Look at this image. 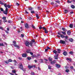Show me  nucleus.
<instances>
[{"label": "nucleus", "mask_w": 75, "mask_h": 75, "mask_svg": "<svg viewBox=\"0 0 75 75\" xmlns=\"http://www.w3.org/2000/svg\"><path fill=\"white\" fill-rule=\"evenodd\" d=\"M30 55H33V52H30Z\"/></svg>", "instance_id": "5fc2aeb1"}, {"label": "nucleus", "mask_w": 75, "mask_h": 75, "mask_svg": "<svg viewBox=\"0 0 75 75\" xmlns=\"http://www.w3.org/2000/svg\"><path fill=\"white\" fill-rule=\"evenodd\" d=\"M28 68H29V69H30V68H33V66H30V65H29L28 66Z\"/></svg>", "instance_id": "4468645a"}, {"label": "nucleus", "mask_w": 75, "mask_h": 75, "mask_svg": "<svg viewBox=\"0 0 75 75\" xmlns=\"http://www.w3.org/2000/svg\"><path fill=\"white\" fill-rule=\"evenodd\" d=\"M21 36L22 37H24V35H23V34H21Z\"/></svg>", "instance_id": "69168bd1"}, {"label": "nucleus", "mask_w": 75, "mask_h": 75, "mask_svg": "<svg viewBox=\"0 0 75 75\" xmlns=\"http://www.w3.org/2000/svg\"><path fill=\"white\" fill-rule=\"evenodd\" d=\"M32 28H34L35 29V27L34 25H32Z\"/></svg>", "instance_id": "58836bf2"}, {"label": "nucleus", "mask_w": 75, "mask_h": 75, "mask_svg": "<svg viewBox=\"0 0 75 75\" xmlns=\"http://www.w3.org/2000/svg\"><path fill=\"white\" fill-rule=\"evenodd\" d=\"M67 3H71L72 1H69V0H67Z\"/></svg>", "instance_id": "2f4dec72"}, {"label": "nucleus", "mask_w": 75, "mask_h": 75, "mask_svg": "<svg viewBox=\"0 0 75 75\" xmlns=\"http://www.w3.org/2000/svg\"><path fill=\"white\" fill-rule=\"evenodd\" d=\"M25 13H26V14H28V12H27L26 10H25Z\"/></svg>", "instance_id": "4d7b16f0"}, {"label": "nucleus", "mask_w": 75, "mask_h": 75, "mask_svg": "<svg viewBox=\"0 0 75 75\" xmlns=\"http://www.w3.org/2000/svg\"><path fill=\"white\" fill-rule=\"evenodd\" d=\"M13 62H14L16 64H17V62L16 60H14Z\"/></svg>", "instance_id": "3c124183"}, {"label": "nucleus", "mask_w": 75, "mask_h": 75, "mask_svg": "<svg viewBox=\"0 0 75 75\" xmlns=\"http://www.w3.org/2000/svg\"><path fill=\"white\" fill-rule=\"evenodd\" d=\"M36 17L38 19L39 18V15L38 14H37L36 15Z\"/></svg>", "instance_id": "a878e982"}, {"label": "nucleus", "mask_w": 75, "mask_h": 75, "mask_svg": "<svg viewBox=\"0 0 75 75\" xmlns=\"http://www.w3.org/2000/svg\"><path fill=\"white\" fill-rule=\"evenodd\" d=\"M70 68L72 69H74V67L72 66H71L70 67Z\"/></svg>", "instance_id": "603ef678"}, {"label": "nucleus", "mask_w": 75, "mask_h": 75, "mask_svg": "<svg viewBox=\"0 0 75 75\" xmlns=\"http://www.w3.org/2000/svg\"><path fill=\"white\" fill-rule=\"evenodd\" d=\"M1 11H4V10H3V9L2 8H1Z\"/></svg>", "instance_id": "c03bdc74"}, {"label": "nucleus", "mask_w": 75, "mask_h": 75, "mask_svg": "<svg viewBox=\"0 0 75 75\" xmlns=\"http://www.w3.org/2000/svg\"><path fill=\"white\" fill-rule=\"evenodd\" d=\"M57 52L58 53H61V50L60 49H57Z\"/></svg>", "instance_id": "9d476101"}, {"label": "nucleus", "mask_w": 75, "mask_h": 75, "mask_svg": "<svg viewBox=\"0 0 75 75\" xmlns=\"http://www.w3.org/2000/svg\"><path fill=\"white\" fill-rule=\"evenodd\" d=\"M19 68L23 71H24L23 70V65H22V64H21L20 66H19Z\"/></svg>", "instance_id": "423d86ee"}, {"label": "nucleus", "mask_w": 75, "mask_h": 75, "mask_svg": "<svg viewBox=\"0 0 75 75\" xmlns=\"http://www.w3.org/2000/svg\"><path fill=\"white\" fill-rule=\"evenodd\" d=\"M62 30L63 31H66V29H65V28H62Z\"/></svg>", "instance_id": "bb28decb"}, {"label": "nucleus", "mask_w": 75, "mask_h": 75, "mask_svg": "<svg viewBox=\"0 0 75 75\" xmlns=\"http://www.w3.org/2000/svg\"><path fill=\"white\" fill-rule=\"evenodd\" d=\"M64 38H65L66 39V40H67L68 39V37L67 36H65Z\"/></svg>", "instance_id": "a19ab883"}, {"label": "nucleus", "mask_w": 75, "mask_h": 75, "mask_svg": "<svg viewBox=\"0 0 75 75\" xmlns=\"http://www.w3.org/2000/svg\"><path fill=\"white\" fill-rule=\"evenodd\" d=\"M55 63V61H52L50 62L51 64H54Z\"/></svg>", "instance_id": "dca6fc26"}, {"label": "nucleus", "mask_w": 75, "mask_h": 75, "mask_svg": "<svg viewBox=\"0 0 75 75\" xmlns=\"http://www.w3.org/2000/svg\"><path fill=\"white\" fill-rule=\"evenodd\" d=\"M2 19H3V20H5L6 19V17H3L2 18Z\"/></svg>", "instance_id": "c9c22d12"}, {"label": "nucleus", "mask_w": 75, "mask_h": 75, "mask_svg": "<svg viewBox=\"0 0 75 75\" xmlns=\"http://www.w3.org/2000/svg\"><path fill=\"white\" fill-rule=\"evenodd\" d=\"M51 4H52V5H54V3L53 2H52L51 3Z\"/></svg>", "instance_id": "6e6d98bb"}, {"label": "nucleus", "mask_w": 75, "mask_h": 75, "mask_svg": "<svg viewBox=\"0 0 75 75\" xmlns=\"http://www.w3.org/2000/svg\"><path fill=\"white\" fill-rule=\"evenodd\" d=\"M30 13H32V14H34V13H35V11H34L32 10V11H31Z\"/></svg>", "instance_id": "cd10ccee"}, {"label": "nucleus", "mask_w": 75, "mask_h": 75, "mask_svg": "<svg viewBox=\"0 0 75 75\" xmlns=\"http://www.w3.org/2000/svg\"><path fill=\"white\" fill-rule=\"evenodd\" d=\"M1 46H4V45H3V43H0V47H1Z\"/></svg>", "instance_id": "f704fd0d"}, {"label": "nucleus", "mask_w": 75, "mask_h": 75, "mask_svg": "<svg viewBox=\"0 0 75 75\" xmlns=\"http://www.w3.org/2000/svg\"><path fill=\"white\" fill-rule=\"evenodd\" d=\"M32 41L33 42H35V40H33Z\"/></svg>", "instance_id": "13d9d810"}, {"label": "nucleus", "mask_w": 75, "mask_h": 75, "mask_svg": "<svg viewBox=\"0 0 75 75\" xmlns=\"http://www.w3.org/2000/svg\"><path fill=\"white\" fill-rule=\"evenodd\" d=\"M61 33H62L64 35H66V33L65 32L61 31Z\"/></svg>", "instance_id": "c756f323"}, {"label": "nucleus", "mask_w": 75, "mask_h": 75, "mask_svg": "<svg viewBox=\"0 0 75 75\" xmlns=\"http://www.w3.org/2000/svg\"><path fill=\"white\" fill-rule=\"evenodd\" d=\"M69 40L70 42H72V41H73V39L72 38L69 39Z\"/></svg>", "instance_id": "aec40b11"}, {"label": "nucleus", "mask_w": 75, "mask_h": 75, "mask_svg": "<svg viewBox=\"0 0 75 75\" xmlns=\"http://www.w3.org/2000/svg\"><path fill=\"white\" fill-rule=\"evenodd\" d=\"M56 3H59V1H56Z\"/></svg>", "instance_id": "052dcab7"}, {"label": "nucleus", "mask_w": 75, "mask_h": 75, "mask_svg": "<svg viewBox=\"0 0 75 75\" xmlns=\"http://www.w3.org/2000/svg\"><path fill=\"white\" fill-rule=\"evenodd\" d=\"M54 57L55 59H58V57L56 56H54Z\"/></svg>", "instance_id": "412c9836"}, {"label": "nucleus", "mask_w": 75, "mask_h": 75, "mask_svg": "<svg viewBox=\"0 0 75 75\" xmlns=\"http://www.w3.org/2000/svg\"><path fill=\"white\" fill-rule=\"evenodd\" d=\"M12 71L13 73H16V71L15 70H13Z\"/></svg>", "instance_id": "393cba45"}, {"label": "nucleus", "mask_w": 75, "mask_h": 75, "mask_svg": "<svg viewBox=\"0 0 75 75\" xmlns=\"http://www.w3.org/2000/svg\"><path fill=\"white\" fill-rule=\"evenodd\" d=\"M67 61H69L70 62H71V61H72V59H71L67 58Z\"/></svg>", "instance_id": "f3484780"}, {"label": "nucleus", "mask_w": 75, "mask_h": 75, "mask_svg": "<svg viewBox=\"0 0 75 75\" xmlns=\"http://www.w3.org/2000/svg\"><path fill=\"white\" fill-rule=\"evenodd\" d=\"M43 28L44 30H45V33H48V31L47 30V29L45 28V27H43Z\"/></svg>", "instance_id": "6e6552de"}, {"label": "nucleus", "mask_w": 75, "mask_h": 75, "mask_svg": "<svg viewBox=\"0 0 75 75\" xmlns=\"http://www.w3.org/2000/svg\"><path fill=\"white\" fill-rule=\"evenodd\" d=\"M56 67H57V68H60V65H59V64H56Z\"/></svg>", "instance_id": "f8f14e48"}, {"label": "nucleus", "mask_w": 75, "mask_h": 75, "mask_svg": "<svg viewBox=\"0 0 75 75\" xmlns=\"http://www.w3.org/2000/svg\"><path fill=\"white\" fill-rule=\"evenodd\" d=\"M25 28H29L30 27L28 26V25L27 24H25Z\"/></svg>", "instance_id": "0eeeda50"}, {"label": "nucleus", "mask_w": 75, "mask_h": 75, "mask_svg": "<svg viewBox=\"0 0 75 75\" xmlns=\"http://www.w3.org/2000/svg\"><path fill=\"white\" fill-rule=\"evenodd\" d=\"M60 44H65V41L64 40H60Z\"/></svg>", "instance_id": "39448f33"}, {"label": "nucleus", "mask_w": 75, "mask_h": 75, "mask_svg": "<svg viewBox=\"0 0 75 75\" xmlns=\"http://www.w3.org/2000/svg\"><path fill=\"white\" fill-rule=\"evenodd\" d=\"M23 57H27V54H22Z\"/></svg>", "instance_id": "ddd939ff"}, {"label": "nucleus", "mask_w": 75, "mask_h": 75, "mask_svg": "<svg viewBox=\"0 0 75 75\" xmlns=\"http://www.w3.org/2000/svg\"><path fill=\"white\" fill-rule=\"evenodd\" d=\"M39 29H42V28H43V27H42L41 26H40L39 28Z\"/></svg>", "instance_id": "09e8293b"}, {"label": "nucleus", "mask_w": 75, "mask_h": 75, "mask_svg": "<svg viewBox=\"0 0 75 75\" xmlns=\"http://www.w3.org/2000/svg\"><path fill=\"white\" fill-rule=\"evenodd\" d=\"M69 54H71V55H72V54H74V53L73 52L70 51L69 52Z\"/></svg>", "instance_id": "7c9ffc66"}, {"label": "nucleus", "mask_w": 75, "mask_h": 75, "mask_svg": "<svg viewBox=\"0 0 75 75\" xmlns=\"http://www.w3.org/2000/svg\"><path fill=\"white\" fill-rule=\"evenodd\" d=\"M7 20H5V21H3V22L4 23H5L7 22Z\"/></svg>", "instance_id": "8fccbe9b"}, {"label": "nucleus", "mask_w": 75, "mask_h": 75, "mask_svg": "<svg viewBox=\"0 0 75 75\" xmlns=\"http://www.w3.org/2000/svg\"><path fill=\"white\" fill-rule=\"evenodd\" d=\"M69 72V70L67 69L66 70H65L66 72Z\"/></svg>", "instance_id": "473e14b6"}, {"label": "nucleus", "mask_w": 75, "mask_h": 75, "mask_svg": "<svg viewBox=\"0 0 75 75\" xmlns=\"http://www.w3.org/2000/svg\"><path fill=\"white\" fill-rule=\"evenodd\" d=\"M18 59H20V60H21V59H22V58L21 57H19Z\"/></svg>", "instance_id": "e2e57ef3"}, {"label": "nucleus", "mask_w": 75, "mask_h": 75, "mask_svg": "<svg viewBox=\"0 0 75 75\" xmlns=\"http://www.w3.org/2000/svg\"><path fill=\"white\" fill-rule=\"evenodd\" d=\"M64 12L66 13H68V11L67 10H64Z\"/></svg>", "instance_id": "72a5a7b5"}, {"label": "nucleus", "mask_w": 75, "mask_h": 75, "mask_svg": "<svg viewBox=\"0 0 75 75\" xmlns=\"http://www.w3.org/2000/svg\"><path fill=\"white\" fill-rule=\"evenodd\" d=\"M33 44V43L32 42H31L30 43L28 41H26V42L25 43V45L27 47H29V46L28 45H30L31 47H32V46H33L32 45Z\"/></svg>", "instance_id": "f257e3e1"}, {"label": "nucleus", "mask_w": 75, "mask_h": 75, "mask_svg": "<svg viewBox=\"0 0 75 75\" xmlns=\"http://www.w3.org/2000/svg\"><path fill=\"white\" fill-rule=\"evenodd\" d=\"M31 75H34V73L33 72H31Z\"/></svg>", "instance_id": "de8ad7c7"}, {"label": "nucleus", "mask_w": 75, "mask_h": 75, "mask_svg": "<svg viewBox=\"0 0 75 75\" xmlns=\"http://www.w3.org/2000/svg\"><path fill=\"white\" fill-rule=\"evenodd\" d=\"M8 23H12V21L11 20L8 21Z\"/></svg>", "instance_id": "ea45409f"}, {"label": "nucleus", "mask_w": 75, "mask_h": 75, "mask_svg": "<svg viewBox=\"0 0 75 75\" xmlns=\"http://www.w3.org/2000/svg\"><path fill=\"white\" fill-rule=\"evenodd\" d=\"M30 52H31V50H27L26 51V52H27V53H30Z\"/></svg>", "instance_id": "a211bd4d"}, {"label": "nucleus", "mask_w": 75, "mask_h": 75, "mask_svg": "<svg viewBox=\"0 0 75 75\" xmlns=\"http://www.w3.org/2000/svg\"><path fill=\"white\" fill-rule=\"evenodd\" d=\"M63 54L64 55V56H66V55H67V54H68V53L67 52L64 51L63 53Z\"/></svg>", "instance_id": "1a4fd4ad"}, {"label": "nucleus", "mask_w": 75, "mask_h": 75, "mask_svg": "<svg viewBox=\"0 0 75 75\" xmlns=\"http://www.w3.org/2000/svg\"><path fill=\"white\" fill-rule=\"evenodd\" d=\"M27 59L28 60H30L31 59V58L30 57H27Z\"/></svg>", "instance_id": "4c0bfd02"}, {"label": "nucleus", "mask_w": 75, "mask_h": 75, "mask_svg": "<svg viewBox=\"0 0 75 75\" xmlns=\"http://www.w3.org/2000/svg\"><path fill=\"white\" fill-rule=\"evenodd\" d=\"M5 63H6V64H8V62H5Z\"/></svg>", "instance_id": "774afa93"}, {"label": "nucleus", "mask_w": 75, "mask_h": 75, "mask_svg": "<svg viewBox=\"0 0 75 75\" xmlns=\"http://www.w3.org/2000/svg\"><path fill=\"white\" fill-rule=\"evenodd\" d=\"M16 6H20V4H19L18 3H16Z\"/></svg>", "instance_id": "49530a36"}, {"label": "nucleus", "mask_w": 75, "mask_h": 75, "mask_svg": "<svg viewBox=\"0 0 75 75\" xmlns=\"http://www.w3.org/2000/svg\"><path fill=\"white\" fill-rule=\"evenodd\" d=\"M60 36L61 38H65V36L64 35H61Z\"/></svg>", "instance_id": "4be33fe9"}, {"label": "nucleus", "mask_w": 75, "mask_h": 75, "mask_svg": "<svg viewBox=\"0 0 75 75\" xmlns=\"http://www.w3.org/2000/svg\"><path fill=\"white\" fill-rule=\"evenodd\" d=\"M4 6L6 7V8H7V7H8V8H10L11 7V6H10L9 5H7V4L6 3L4 4Z\"/></svg>", "instance_id": "7ed1b4c3"}, {"label": "nucleus", "mask_w": 75, "mask_h": 75, "mask_svg": "<svg viewBox=\"0 0 75 75\" xmlns=\"http://www.w3.org/2000/svg\"><path fill=\"white\" fill-rule=\"evenodd\" d=\"M28 10H34V8L32 7H30V8H28Z\"/></svg>", "instance_id": "2eb2a0df"}, {"label": "nucleus", "mask_w": 75, "mask_h": 75, "mask_svg": "<svg viewBox=\"0 0 75 75\" xmlns=\"http://www.w3.org/2000/svg\"><path fill=\"white\" fill-rule=\"evenodd\" d=\"M67 33L68 35H71V31H70V30L67 31Z\"/></svg>", "instance_id": "9b49d317"}, {"label": "nucleus", "mask_w": 75, "mask_h": 75, "mask_svg": "<svg viewBox=\"0 0 75 75\" xmlns=\"http://www.w3.org/2000/svg\"><path fill=\"white\" fill-rule=\"evenodd\" d=\"M58 34H59V35H61V33H60L58 32Z\"/></svg>", "instance_id": "680f3d73"}, {"label": "nucleus", "mask_w": 75, "mask_h": 75, "mask_svg": "<svg viewBox=\"0 0 75 75\" xmlns=\"http://www.w3.org/2000/svg\"><path fill=\"white\" fill-rule=\"evenodd\" d=\"M47 51H48V49H45V52H47Z\"/></svg>", "instance_id": "bf43d9fd"}, {"label": "nucleus", "mask_w": 75, "mask_h": 75, "mask_svg": "<svg viewBox=\"0 0 75 75\" xmlns=\"http://www.w3.org/2000/svg\"><path fill=\"white\" fill-rule=\"evenodd\" d=\"M38 70H39L40 71L41 70V69H40V67H38Z\"/></svg>", "instance_id": "0e129e2a"}, {"label": "nucleus", "mask_w": 75, "mask_h": 75, "mask_svg": "<svg viewBox=\"0 0 75 75\" xmlns=\"http://www.w3.org/2000/svg\"><path fill=\"white\" fill-rule=\"evenodd\" d=\"M71 7L72 8H75V6H74V5H72L71 6Z\"/></svg>", "instance_id": "c85d7f7f"}, {"label": "nucleus", "mask_w": 75, "mask_h": 75, "mask_svg": "<svg viewBox=\"0 0 75 75\" xmlns=\"http://www.w3.org/2000/svg\"><path fill=\"white\" fill-rule=\"evenodd\" d=\"M48 68L49 69H51V67L50 66H49Z\"/></svg>", "instance_id": "37998d69"}, {"label": "nucleus", "mask_w": 75, "mask_h": 75, "mask_svg": "<svg viewBox=\"0 0 75 75\" xmlns=\"http://www.w3.org/2000/svg\"><path fill=\"white\" fill-rule=\"evenodd\" d=\"M0 4H2V5H4V4L1 1H0Z\"/></svg>", "instance_id": "e433bc0d"}, {"label": "nucleus", "mask_w": 75, "mask_h": 75, "mask_svg": "<svg viewBox=\"0 0 75 75\" xmlns=\"http://www.w3.org/2000/svg\"><path fill=\"white\" fill-rule=\"evenodd\" d=\"M2 22L1 21V20H0V24L1 25V24H2Z\"/></svg>", "instance_id": "79ce46f5"}, {"label": "nucleus", "mask_w": 75, "mask_h": 75, "mask_svg": "<svg viewBox=\"0 0 75 75\" xmlns=\"http://www.w3.org/2000/svg\"><path fill=\"white\" fill-rule=\"evenodd\" d=\"M5 32L7 33H8V32L7 30H5Z\"/></svg>", "instance_id": "338daca9"}, {"label": "nucleus", "mask_w": 75, "mask_h": 75, "mask_svg": "<svg viewBox=\"0 0 75 75\" xmlns=\"http://www.w3.org/2000/svg\"><path fill=\"white\" fill-rule=\"evenodd\" d=\"M3 12L5 14H7V13H8V8H6L5 11H4Z\"/></svg>", "instance_id": "20e7f679"}, {"label": "nucleus", "mask_w": 75, "mask_h": 75, "mask_svg": "<svg viewBox=\"0 0 75 75\" xmlns=\"http://www.w3.org/2000/svg\"><path fill=\"white\" fill-rule=\"evenodd\" d=\"M69 27L70 28H72L73 27V25L72 24H70L69 25Z\"/></svg>", "instance_id": "5701e85b"}, {"label": "nucleus", "mask_w": 75, "mask_h": 75, "mask_svg": "<svg viewBox=\"0 0 75 75\" xmlns=\"http://www.w3.org/2000/svg\"><path fill=\"white\" fill-rule=\"evenodd\" d=\"M52 58H51V57H49V61L51 62V61H52Z\"/></svg>", "instance_id": "6ab92c4d"}, {"label": "nucleus", "mask_w": 75, "mask_h": 75, "mask_svg": "<svg viewBox=\"0 0 75 75\" xmlns=\"http://www.w3.org/2000/svg\"><path fill=\"white\" fill-rule=\"evenodd\" d=\"M0 28L1 29V30H3V28L2 27H1V26H0Z\"/></svg>", "instance_id": "864d4df0"}, {"label": "nucleus", "mask_w": 75, "mask_h": 75, "mask_svg": "<svg viewBox=\"0 0 75 75\" xmlns=\"http://www.w3.org/2000/svg\"><path fill=\"white\" fill-rule=\"evenodd\" d=\"M8 62H12V60L11 59H9L8 60Z\"/></svg>", "instance_id": "a18cd8bd"}, {"label": "nucleus", "mask_w": 75, "mask_h": 75, "mask_svg": "<svg viewBox=\"0 0 75 75\" xmlns=\"http://www.w3.org/2000/svg\"><path fill=\"white\" fill-rule=\"evenodd\" d=\"M13 44H14L13 45L14 46V47H17L18 49L20 48V47L19 46H18L16 45V41H13Z\"/></svg>", "instance_id": "f03ea898"}, {"label": "nucleus", "mask_w": 75, "mask_h": 75, "mask_svg": "<svg viewBox=\"0 0 75 75\" xmlns=\"http://www.w3.org/2000/svg\"><path fill=\"white\" fill-rule=\"evenodd\" d=\"M53 52H54V54H57V52H57V51L56 50H54L53 51Z\"/></svg>", "instance_id": "b1692460"}]
</instances>
